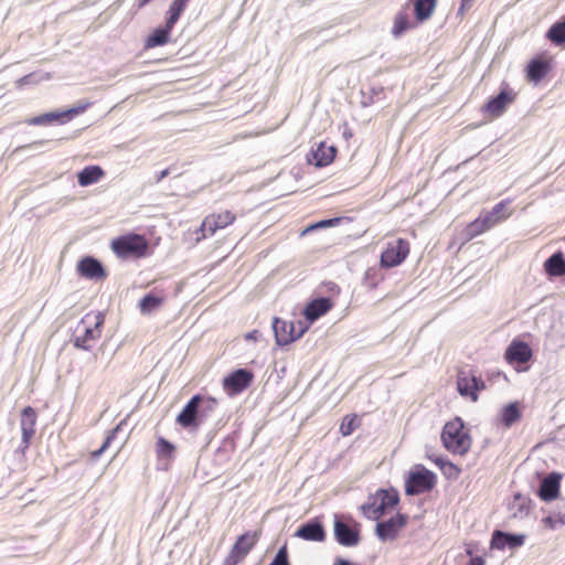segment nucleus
<instances>
[{
    "label": "nucleus",
    "instance_id": "nucleus-1",
    "mask_svg": "<svg viewBox=\"0 0 565 565\" xmlns=\"http://www.w3.org/2000/svg\"><path fill=\"white\" fill-rule=\"evenodd\" d=\"M440 439L444 448L455 456H466L472 446L470 431L460 417H455L444 425Z\"/></svg>",
    "mask_w": 565,
    "mask_h": 565
},
{
    "label": "nucleus",
    "instance_id": "nucleus-2",
    "mask_svg": "<svg viewBox=\"0 0 565 565\" xmlns=\"http://www.w3.org/2000/svg\"><path fill=\"white\" fill-rule=\"evenodd\" d=\"M110 248L122 260L140 259L150 254V246L146 236L136 233H127L114 238Z\"/></svg>",
    "mask_w": 565,
    "mask_h": 565
},
{
    "label": "nucleus",
    "instance_id": "nucleus-3",
    "mask_svg": "<svg viewBox=\"0 0 565 565\" xmlns=\"http://www.w3.org/2000/svg\"><path fill=\"white\" fill-rule=\"evenodd\" d=\"M105 316L100 311H90L86 313L76 328L74 337V347L83 350H89L93 343L102 337Z\"/></svg>",
    "mask_w": 565,
    "mask_h": 565
},
{
    "label": "nucleus",
    "instance_id": "nucleus-4",
    "mask_svg": "<svg viewBox=\"0 0 565 565\" xmlns=\"http://www.w3.org/2000/svg\"><path fill=\"white\" fill-rule=\"evenodd\" d=\"M217 405L214 397H203L194 395L177 416V423L184 427H199L200 423L212 413Z\"/></svg>",
    "mask_w": 565,
    "mask_h": 565
},
{
    "label": "nucleus",
    "instance_id": "nucleus-5",
    "mask_svg": "<svg viewBox=\"0 0 565 565\" xmlns=\"http://www.w3.org/2000/svg\"><path fill=\"white\" fill-rule=\"evenodd\" d=\"M399 501L397 491L380 489L370 498V502L362 507L363 513L371 520H379L391 512Z\"/></svg>",
    "mask_w": 565,
    "mask_h": 565
},
{
    "label": "nucleus",
    "instance_id": "nucleus-6",
    "mask_svg": "<svg viewBox=\"0 0 565 565\" xmlns=\"http://www.w3.org/2000/svg\"><path fill=\"white\" fill-rule=\"evenodd\" d=\"M309 329V324L303 321H287L275 317L273 319V330L276 344L279 347L288 345L300 339Z\"/></svg>",
    "mask_w": 565,
    "mask_h": 565
},
{
    "label": "nucleus",
    "instance_id": "nucleus-7",
    "mask_svg": "<svg viewBox=\"0 0 565 565\" xmlns=\"http://www.w3.org/2000/svg\"><path fill=\"white\" fill-rule=\"evenodd\" d=\"M437 482L436 475L422 465L411 470L405 482V492L408 495H417L430 491Z\"/></svg>",
    "mask_w": 565,
    "mask_h": 565
},
{
    "label": "nucleus",
    "instance_id": "nucleus-8",
    "mask_svg": "<svg viewBox=\"0 0 565 565\" xmlns=\"http://www.w3.org/2000/svg\"><path fill=\"white\" fill-rule=\"evenodd\" d=\"M411 253V244L405 238L387 242L380 256L382 268H393L403 264Z\"/></svg>",
    "mask_w": 565,
    "mask_h": 565
},
{
    "label": "nucleus",
    "instance_id": "nucleus-9",
    "mask_svg": "<svg viewBox=\"0 0 565 565\" xmlns=\"http://www.w3.org/2000/svg\"><path fill=\"white\" fill-rule=\"evenodd\" d=\"M235 220L236 215L228 210L206 215L198 230L200 236H198L196 241L199 242L207 236L214 235L218 230H223L228 225H232Z\"/></svg>",
    "mask_w": 565,
    "mask_h": 565
},
{
    "label": "nucleus",
    "instance_id": "nucleus-10",
    "mask_svg": "<svg viewBox=\"0 0 565 565\" xmlns=\"http://www.w3.org/2000/svg\"><path fill=\"white\" fill-rule=\"evenodd\" d=\"M259 536V532L256 531L239 535L225 558V565H237L242 562L257 544Z\"/></svg>",
    "mask_w": 565,
    "mask_h": 565
},
{
    "label": "nucleus",
    "instance_id": "nucleus-11",
    "mask_svg": "<svg viewBox=\"0 0 565 565\" xmlns=\"http://www.w3.org/2000/svg\"><path fill=\"white\" fill-rule=\"evenodd\" d=\"M457 390L460 395L477 402L479 392L486 390V383L472 372L459 371L457 375Z\"/></svg>",
    "mask_w": 565,
    "mask_h": 565
},
{
    "label": "nucleus",
    "instance_id": "nucleus-12",
    "mask_svg": "<svg viewBox=\"0 0 565 565\" xmlns=\"http://www.w3.org/2000/svg\"><path fill=\"white\" fill-rule=\"evenodd\" d=\"M88 104L79 105L64 111H52L29 118L25 122L31 126L51 125L53 122L64 124L75 116L84 113Z\"/></svg>",
    "mask_w": 565,
    "mask_h": 565
},
{
    "label": "nucleus",
    "instance_id": "nucleus-13",
    "mask_svg": "<svg viewBox=\"0 0 565 565\" xmlns=\"http://www.w3.org/2000/svg\"><path fill=\"white\" fill-rule=\"evenodd\" d=\"M533 356L531 347L523 341L513 340L508 347L504 358L507 362L514 366L516 371H524L526 367L520 365L526 364Z\"/></svg>",
    "mask_w": 565,
    "mask_h": 565
},
{
    "label": "nucleus",
    "instance_id": "nucleus-14",
    "mask_svg": "<svg viewBox=\"0 0 565 565\" xmlns=\"http://www.w3.org/2000/svg\"><path fill=\"white\" fill-rule=\"evenodd\" d=\"M253 380L254 373L252 371L238 369L224 377L223 388L230 396H234L245 391Z\"/></svg>",
    "mask_w": 565,
    "mask_h": 565
},
{
    "label": "nucleus",
    "instance_id": "nucleus-15",
    "mask_svg": "<svg viewBox=\"0 0 565 565\" xmlns=\"http://www.w3.org/2000/svg\"><path fill=\"white\" fill-rule=\"evenodd\" d=\"M553 57L541 54L533 57L525 68V77L530 83H540L552 70Z\"/></svg>",
    "mask_w": 565,
    "mask_h": 565
},
{
    "label": "nucleus",
    "instance_id": "nucleus-16",
    "mask_svg": "<svg viewBox=\"0 0 565 565\" xmlns=\"http://www.w3.org/2000/svg\"><path fill=\"white\" fill-rule=\"evenodd\" d=\"M334 537L343 546H355L360 542L359 525L356 523L350 525L335 516Z\"/></svg>",
    "mask_w": 565,
    "mask_h": 565
},
{
    "label": "nucleus",
    "instance_id": "nucleus-17",
    "mask_svg": "<svg viewBox=\"0 0 565 565\" xmlns=\"http://www.w3.org/2000/svg\"><path fill=\"white\" fill-rule=\"evenodd\" d=\"M77 274L81 277L90 280H104L107 277V271L102 265V263L90 256L83 257L78 260L76 266Z\"/></svg>",
    "mask_w": 565,
    "mask_h": 565
},
{
    "label": "nucleus",
    "instance_id": "nucleus-18",
    "mask_svg": "<svg viewBox=\"0 0 565 565\" xmlns=\"http://www.w3.org/2000/svg\"><path fill=\"white\" fill-rule=\"evenodd\" d=\"M406 523L407 518L404 514H396L385 522L377 523L376 535L382 541L394 540Z\"/></svg>",
    "mask_w": 565,
    "mask_h": 565
},
{
    "label": "nucleus",
    "instance_id": "nucleus-19",
    "mask_svg": "<svg viewBox=\"0 0 565 565\" xmlns=\"http://www.w3.org/2000/svg\"><path fill=\"white\" fill-rule=\"evenodd\" d=\"M511 203L512 201L510 199L502 200L497 203L490 211L481 214L490 228L507 221L513 214Z\"/></svg>",
    "mask_w": 565,
    "mask_h": 565
},
{
    "label": "nucleus",
    "instance_id": "nucleus-20",
    "mask_svg": "<svg viewBox=\"0 0 565 565\" xmlns=\"http://www.w3.org/2000/svg\"><path fill=\"white\" fill-rule=\"evenodd\" d=\"M515 99V94L508 90H501L498 96L490 98L483 106V110L490 115L491 118L500 117L508 106Z\"/></svg>",
    "mask_w": 565,
    "mask_h": 565
},
{
    "label": "nucleus",
    "instance_id": "nucleus-21",
    "mask_svg": "<svg viewBox=\"0 0 565 565\" xmlns=\"http://www.w3.org/2000/svg\"><path fill=\"white\" fill-rule=\"evenodd\" d=\"M333 306L334 303L330 298H317L306 305L302 315L310 323H312L320 317L328 313Z\"/></svg>",
    "mask_w": 565,
    "mask_h": 565
},
{
    "label": "nucleus",
    "instance_id": "nucleus-22",
    "mask_svg": "<svg viewBox=\"0 0 565 565\" xmlns=\"http://www.w3.org/2000/svg\"><path fill=\"white\" fill-rule=\"evenodd\" d=\"M295 536L305 541L323 542L326 540V531L320 521L313 520L302 524L296 531Z\"/></svg>",
    "mask_w": 565,
    "mask_h": 565
},
{
    "label": "nucleus",
    "instance_id": "nucleus-23",
    "mask_svg": "<svg viewBox=\"0 0 565 565\" xmlns=\"http://www.w3.org/2000/svg\"><path fill=\"white\" fill-rule=\"evenodd\" d=\"M559 488L561 475L552 472L542 480L539 495L543 501H552L558 497Z\"/></svg>",
    "mask_w": 565,
    "mask_h": 565
},
{
    "label": "nucleus",
    "instance_id": "nucleus-24",
    "mask_svg": "<svg viewBox=\"0 0 565 565\" xmlns=\"http://www.w3.org/2000/svg\"><path fill=\"white\" fill-rule=\"evenodd\" d=\"M174 25L169 26V22L166 21L163 26L156 28L145 41L146 49H154L163 46L171 41V31Z\"/></svg>",
    "mask_w": 565,
    "mask_h": 565
},
{
    "label": "nucleus",
    "instance_id": "nucleus-25",
    "mask_svg": "<svg viewBox=\"0 0 565 565\" xmlns=\"http://www.w3.org/2000/svg\"><path fill=\"white\" fill-rule=\"evenodd\" d=\"M427 459L435 463L447 479L457 480L462 472L459 466L443 456L430 454L427 455Z\"/></svg>",
    "mask_w": 565,
    "mask_h": 565
},
{
    "label": "nucleus",
    "instance_id": "nucleus-26",
    "mask_svg": "<svg viewBox=\"0 0 565 565\" xmlns=\"http://www.w3.org/2000/svg\"><path fill=\"white\" fill-rule=\"evenodd\" d=\"M36 413L31 406L23 408L21 414V431L25 444H29L35 433Z\"/></svg>",
    "mask_w": 565,
    "mask_h": 565
},
{
    "label": "nucleus",
    "instance_id": "nucleus-27",
    "mask_svg": "<svg viewBox=\"0 0 565 565\" xmlns=\"http://www.w3.org/2000/svg\"><path fill=\"white\" fill-rule=\"evenodd\" d=\"M105 171L99 166H87L77 173V182L81 186H88L104 178Z\"/></svg>",
    "mask_w": 565,
    "mask_h": 565
},
{
    "label": "nucleus",
    "instance_id": "nucleus-28",
    "mask_svg": "<svg viewBox=\"0 0 565 565\" xmlns=\"http://www.w3.org/2000/svg\"><path fill=\"white\" fill-rule=\"evenodd\" d=\"M415 23L411 20L406 7L398 11L393 21L392 34L394 38H399L406 31L413 29Z\"/></svg>",
    "mask_w": 565,
    "mask_h": 565
},
{
    "label": "nucleus",
    "instance_id": "nucleus-29",
    "mask_svg": "<svg viewBox=\"0 0 565 565\" xmlns=\"http://www.w3.org/2000/svg\"><path fill=\"white\" fill-rule=\"evenodd\" d=\"M337 149L333 146H327L321 142L317 150L313 151V160L317 167H326L333 162L335 158Z\"/></svg>",
    "mask_w": 565,
    "mask_h": 565
},
{
    "label": "nucleus",
    "instance_id": "nucleus-30",
    "mask_svg": "<svg viewBox=\"0 0 565 565\" xmlns=\"http://www.w3.org/2000/svg\"><path fill=\"white\" fill-rule=\"evenodd\" d=\"M438 0H414L415 18L418 22H424L433 15Z\"/></svg>",
    "mask_w": 565,
    "mask_h": 565
},
{
    "label": "nucleus",
    "instance_id": "nucleus-31",
    "mask_svg": "<svg viewBox=\"0 0 565 565\" xmlns=\"http://www.w3.org/2000/svg\"><path fill=\"white\" fill-rule=\"evenodd\" d=\"M522 417L519 402H512L505 405L501 411V423L505 427H511Z\"/></svg>",
    "mask_w": 565,
    "mask_h": 565
},
{
    "label": "nucleus",
    "instance_id": "nucleus-32",
    "mask_svg": "<svg viewBox=\"0 0 565 565\" xmlns=\"http://www.w3.org/2000/svg\"><path fill=\"white\" fill-rule=\"evenodd\" d=\"M546 38L553 44L565 47V18L551 25L546 32Z\"/></svg>",
    "mask_w": 565,
    "mask_h": 565
},
{
    "label": "nucleus",
    "instance_id": "nucleus-33",
    "mask_svg": "<svg viewBox=\"0 0 565 565\" xmlns=\"http://www.w3.org/2000/svg\"><path fill=\"white\" fill-rule=\"evenodd\" d=\"M545 270L551 276L565 275V259L561 253L552 255L544 264Z\"/></svg>",
    "mask_w": 565,
    "mask_h": 565
},
{
    "label": "nucleus",
    "instance_id": "nucleus-34",
    "mask_svg": "<svg viewBox=\"0 0 565 565\" xmlns=\"http://www.w3.org/2000/svg\"><path fill=\"white\" fill-rule=\"evenodd\" d=\"M190 1L191 0H173L171 2L166 13V21L169 22V26L177 24Z\"/></svg>",
    "mask_w": 565,
    "mask_h": 565
},
{
    "label": "nucleus",
    "instance_id": "nucleus-35",
    "mask_svg": "<svg viewBox=\"0 0 565 565\" xmlns=\"http://www.w3.org/2000/svg\"><path fill=\"white\" fill-rule=\"evenodd\" d=\"M489 230H490L489 225L486 223L484 218L480 215L479 217H477L475 221H472L471 223H469L467 225V228H466L467 239H472Z\"/></svg>",
    "mask_w": 565,
    "mask_h": 565
},
{
    "label": "nucleus",
    "instance_id": "nucleus-36",
    "mask_svg": "<svg viewBox=\"0 0 565 565\" xmlns=\"http://www.w3.org/2000/svg\"><path fill=\"white\" fill-rule=\"evenodd\" d=\"M163 303L162 297L146 295L139 302V309L143 315L152 312Z\"/></svg>",
    "mask_w": 565,
    "mask_h": 565
},
{
    "label": "nucleus",
    "instance_id": "nucleus-37",
    "mask_svg": "<svg viewBox=\"0 0 565 565\" xmlns=\"http://www.w3.org/2000/svg\"><path fill=\"white\" fill-rule=\"evenodd\" d=\"M175 447L163 437H159L156 443V454L158 458L171 459L174 455Z\"/></svg>",
    "mask_w": 565,
    "mask_h": 565
},
{
    "label": "nucleus",
    "instance_id": "nucleus-38",
    "mask_svg": "<svg viewBox=\"0 0 565 565\" xmlns=\"http://www.w3.org/2000/svg\"><path fill=\"white\" fill-rule=\"evenodd\" d=\"M360 425L356 415H347L343 417L340 425V433L342 436H350Z\"/></svg>",
    "mask_w": 565,
    "mask_h": 565
},
{
    "label": "nucleus",
    "instance_id": "nucleus-39",
    "mask_svg": "<svg viewBox=\"0 0 565 565\" xmlns=\"http://www.w3.org/2000/svg\"><path fill=\"white\" fill-rule=\"evenodd\" d=\"M542 524L547 530H556L559 526L565 525V513H554L542 519Z\"/></svg>",
    "mask_w": 565,
    "mask_h": 565
},
{
    "label": "nucleus",
    "instance_id": "nucleus-40",
    "mask_svg": "<svg viewBox=\"0 0 565 565\" xmlns=\"http://www.w3.org/2000/svg\"><path fill=\"white\" fill-rule=\"evenodd\" d=\"M495 539L499 541L500 539H503L504 542H508V546L510 547H519L523 545L525 536L524 535H516V534H509L501 531H495Z\"/></svg>",
    "mask_w": 565,
    "mask_h": 565
},
{
    "label": "nucleus",
    "instance_id": "nucleus-41",
    "mask_svg": "<svg viewBox=\"0 0 565 565\" xmlns=\"http://www.w3.org/2000/svg\"><path fill=\"white\" fill-rule=\"evenodd\" d=\"M120 426H121V424L117 425L115 428L109 430L102 447L99 449L90 452V457L93 459H97L103 452H105L109 448L111 441L116 438L117 433L120 429Z\"/></svg>",
    "mask_w": 565,
    "mask_h": 565
},
{
    "label": "nucleus",
    "instance_id": "nucleus-42",
    "mask_svg": "<svg viewBox=\"0 0 565 565\" xmlns=\"http://www.w3.org/2000/svg\"><path fill=\"white\" fill-rule=\"evenodd\" d=\"M364 285L370 289H375L382 278L379 276V273L374 268H369L364 274Z\"/></svg>",
    "mask_w": 565,
    "mask_h": 565
},
{
    "label": "nucleus",
    "instance_id": "nucleus-43",
    "mask_svg": "<svg viewBox=\"0 0 565 565\" xmlns=\"http://www.w3.org/2000/svg\"><path fill=\"white\" fill-rule=\"evenodd\" d=\"M342 218L341 217H334V218H329V220H322L320 222H317L315 224H311L309 225L305 231H303V234L308 233V232H311L313 230H317V228H324V227H331V226H337L341 223Z\"/></svg>",
    "mask_w": 565,
    "mask_h": 565
},
{
    "label": "nucleus",
    "instance_id": "nucleus-44",
    "mask_svg": "<svg viewBox=\"0 0 565 565\" xmlns=\"http://www.w3.org/2000/svg\"><path fill=\"white\" fill-rule=\"evenodd\" d=\"M269 565H290L287 545H282Z\"/></svg>",
    "mask_w": 565,
    "mask_h": 565
},
{
    "label": "nucleus",
    "instance_id": "nucleus-45",
    "mask_svg": "<svg viewBox=\"0 0 565 565\" xmlns=\"http://www.w3.org/2000/svg\"><path fill=\"white\" fill-rule=\"evenodd\" d=\"M475 1L476 0H461V4L459 7L458 13L465 14V12L472 7Z\"/></svg>",
    "mask_w": 565,
    "mask_h": 565
},
{
    "label": "nucleus",
    "instance_id": "nucleus-46",
    "mask_svg": "<svg viewBox=\"0 0 565 565\" xmlns=\"http://www.w3.org/2000/svg\"><path fill=\"white\" fill-rule=\"evenodd\" d=\"M491 544L493 547L503 550L505 546H508V542H504L503 539H500L499 541L495 539V532L492 535Z\"/></svg>",
    "mask_w": 565,
    "mask_h": 565
},
{
    "label": "nucleus",
    "instance_id": "nucleus-47",
    "mask_svg": "<svg viewBox=\"0 0 565 565\" xmlns=\"http://www.w3.org/2000/svg\"><path fill=\"white\" fill-rule=\"evenodd\" d=\"M333 565H359V564L339 557V558H335Z\"/></svg>",
    "mask_w": 565,
    "mask_h": 565
},
{
    "label": "nucleus",
    "instance_id": "nucleus-48",
    "mask_svg": "<svg viewBox=\"0 0 565 565\" xmlns=\"http://www.w3.org/2000/svg\"><path fill=\"white\" fill-rule=\"evenodd\" d=\"M257 338H258V331L257 330H253V331H250V332L245 334V339L248 340V341L249 340L256 341Z\"/></svg>",
    "mask_w": 565,
    "mask_h": 565
},
{
    "label": "nucleus",
    "instance_id": "nucleus-49",
    "mask_svg": "<svg viewBox=\"0 0 565 565\" xmlns=\"http://www.w3.org/2000/svg\"><path fill=\"white\" fill-rule=\"evenodd\" d=\"M469 565H484V561L482 557H471Z\"/></svg>",
    "mask_w": 565,
    "mask_h": 565
},
{
    "label": "nucleus",
    "instance_id": "nucleus-50",
    "mask_svg": "<svg viewBox=\"0 0 565 565\" xmlns=\"http://www.w3.org/2000/svg\"><path fill=\"white\" fill-rule=\"evenodd\" d=\"M169 173H170L169 169L162 170L160 173H158L156 181L157 182L162 181Z\"/></svg>",
    "mask_w": 565,
    "mask_h": 565
},
{
    "label": "nucleus",
    "instance_id": "nucleus-51",
    "mask_svg": "<svg viewBox=\"0 0 565 565\" xmlns=\"http://www.w3.org/2000/svg\"><path fill=\"white\" fill-rule=\"evenodd\" d=\"M151 0H139V6L140 7H143L146 6L147 3H149Z\"/></svg>",
    "mask_w": 565,
    "mask_h": 565
}]
</instances>
